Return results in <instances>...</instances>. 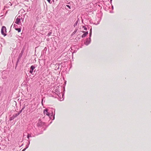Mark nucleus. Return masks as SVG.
<instances>
[{"instance_id": "nucleus-13", "label": "nucleus", "mask_w": 151, "mask_h": 151, "mask_svg": "<svg viewBox=\"0 0 151 151\" xmlns=\"http://www.w3.org/2000/svg\"><path fill=\"white\" fill-rule=\"evenodd\" d=\"M86 32V31H82V32H83V33H84V34H85V32Z\"/></svg>"}, {"instance_id": "nucleus-9", "label": "nucleus", "mask_w": 151, "mask_h": 151, "mask_svg": "<svg viewBox=\"0 0 151 151\" xmlns=\"http://www.w3.org/2000/svg\"><path fill=\"white\" fill-rule=\"evenodd\" d=\"M51 34V33H48L47 34V36H50V35Z\"/></svg>"}, {"instance_id": "nucleus-8", "label": "nucleus", "mask_w": 151, "mask_h": 151, "mask_svg": "<svg viewBox=\"0 0 151 151\" xmlns=\"http://www.w3.org/2000/svg\"><path fill=\"white\" fill-rule=\"evenodd\" d=\"M83 27L84 29L85 30H87V29L86 27L85 26H83Z\"/></svg>"}, {"instance_id": "nucleus-6", "label": "nucleus", "mask_w": 151, "mask_h": 151, "mask_svg": "<svg viewBox=\"0 0 151 151\" xmlns=\"http://www.w3.org/2000/svg\"><path fill=\"white\" fill-rule=\"evenodd\" d=\"M15 29L16 30L18 31V32H20L21 30V29H20V28H16V29Z\"/></svg>"}, {"instance_id": "nucleus-14", "label": "nucleus", "mask_w": 151, "mask_h": 151, "mask_svg": "<svg viewBox=\"0 0 151 151\" xmlns=\"http://www.w3.org/2000/svg\"><path fill=\"white\" fill-rule=\"evenodd\" d=\"M25 149H24L23 150H22V151H24L25 150Z\"/></svg>"}, {"instance_id": "nucleus-1", "label": "nucleus", "mask_w": 151, "mask_h": 151, "mask_svg": "<svg viewBox=\"0 0 151 151\" xmlns=\"http://www.w3.org/2000/svg\"><path fill=\"white\" fill-rule=\"evenodd\" d=\"M6 28L5 26H3L2 27L1 29V33L4 36H5L6 35Z\"/></svg>"}, {"instance_id": "nucleus-11", "label": "nucleus", "mask_w": 151, "mask_h": 151, "mask_svg": "<svg viewBox=\"0 0 151 151\" xmlns=\"http://www.w3.org/2000/svg\"><path fill=\"white\" fill-rule=\"evenodd\" d=\"M47 1H48V2L50 3V1H51V0H47Z\"/></svg>"}, {"instance_id": "nucleus-16", "label": "nucleus", "mask_w": 151, "mask_h": 151, "mask_svg": "<svg viewBox=\"0 0 151 151\" xmlns=\"http://www.w3.org/2000/svg\"><path fill=\"white\" fill-rule=\"evenodd\" d=\"M21 112H22V110H21V111H20V113Z\"/></svg>"}, {"instance_id": "nucleus-15", "label": "nucleus", "mask_w": 151, "mask_h": 151, "mask_svg": "<svg viewBox=\"0 0 151 151\" xmlns=\"http://www.w3.org/2000/svg\"><path fill=\"white\" fill-rule=\"evenodd\" d=\"M21 112H22V110H21V111H20V113Z\"/></svg>"}, {"instance_id": "nucleus-4", "label": "nucleus", "mask_w": 151, "mask_h": 151, "mask_svg": "<svg viewBox=\"0 0 151 151\" xmlns=\"http://www.w3.org/2000/svg\"><path fill=\"white\" fill-rule=\"evenodd\" d=\"M47 111L48 110L46 109L44 110L43 113L45 114H46L47 115L49 116L50 115V113L48 112Z\"/></svg>"}, {"instance_id": "nucleus-10", "label": "nucleus", "mask_w": 151, "mask_h": 151, "mask_svg": "<svg viewBox=\"0 0 151 151\" xmlns=\"http://www.w3.org/2000/svg\"><path fill=\"white\" fill-rule=\"evenodd\" d=\"M66 6H67V7H68L70 9V6L69 5H66Z\"/></svg>"}, {"instance_id": "nucleus-7", "label": "nucleus", "mask_w": 151, "mask_h": 151, "mask_svg": "<svg viewBox=\"0 0 151 151\" xmlns=\"http://www.w3.org/2000/svg\"><path fill=\"white\" fill-rule=\"evenodd\" d=\"M20 114V113H18L17 114H15V116L14 117H17V116H18Z\"/></svg>"}, {"instance_id": "nucleus-3", "label": "nucleus", "mask_w": 151, "mask_h": 151, "mask_svg": "<svg viewBox=\"0 0 151 151\" xmlns=\"http://www.w3.org/2000/svg\"><path fill=\"white\" fill-rule=\"evenodd\" d=\"M35 68V67L33 65H32L30 67V70L29 71V73L31 74H32L33 70Z\"/></svg>"}, {"instance_id": "nucleus-2", "label": "nucleus", "mask_w": 151, "mask_h": 151, "mask_svg": "<svg viewBox=\"0 0 151 151\" xmlns=\"http://www.w3.org/2000/svg\"><path fill=\"white\" fill-rule=\"evenodd\" d=\"M22 18L19 16L16 19L15 23L18 24H20L21 23V19Z\"/></svg>"}, {"instance_id": "nucleus-12", "label": "nucleus", "mask_w": 151, "mask_h": 151, "mask_svg": "<svg viewBox=\"0 0 151 151\" xmlns=\"http://www.w3.org/2000/svg\"><path fill=\"white\" fill-rule=\"evenodd\" d=\"M27 138H29V134H28V135H27Z\"/></svg>"}, {"instance_id": "nucleus-5", "label": "nucleus", "mask_w": 151, "mask_h": 151, "mask_svg": "<svg viewBox=\"0 0 151 151\" xmlns=\"http://www.w3.org/2000/svg\"><path fill=\"white\" fill-rule=\"evenodd\" d=\"M88 34V32H85V34H83L82 35V37L83 38L85 37Z\"/></svg>"}]
</instances>
